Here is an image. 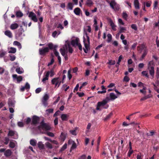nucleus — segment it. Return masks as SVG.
Wrapping results in <instances>:
<instances>
[{"mask_svg": "<svg viewBox=\"0 0 159 159\" xmlns=\"http://www.w3.org/2000/svg\"><path fill=\"white\" fill-rule=\"evenodd\" d=\"M110 96L111 100H114L117 98V97L113 93H111L110 94Z\"/></svg>", "mask_w": 159, "mask_h": 159, "instance_id": "nucleus-24", "label": "nucleus"}, {"mask_svg": "<svg viewBox=\"0 0 159 159\" xmlns=\"http://www.w3.org/2000/svg\"><path fill=\"white\" fill-rule=\"evenodd\" d=\"M59 77L55 78L51 80V83L52 84H55V87H56L58 85V80H59Z\"/></svg>", "mask_w": 159, "mask_h": 159, "instance_id": "nucleus-12", "label": "nucleus"}, {"mask_svg": "<svg viewBox=\"0 0 159 159\" xmlns=\"http://www.w3.org/2000/svg\"><path fill=\"white\" fill-rule=\"evenodd\" d=\"M107 42L108 43H110L112 39V37L111 35L110 34H108L107 35Z\"/></svg>", "mask_w": 159, "mask_h": 159, "instance_id": "nucleus-32", "label": "nucleus"}, {"mask_svg": "<svg viewBox=\"0 0 159 159\" xmlns=\"http://www.w3.org/2000/svg\"><path fill=\"white\" fill-rule=\"evenodd\" d=\"M9 146V147L11 148H14L15 146V144L13 142L10 141V142Z\"/></svg>", "mask_w": 159, "mask_h": 159, "instance_id": "nucleus-45", "label": "nucleus"}, {"mask_svg": "<svg viewBox=\"0 0 159 159\" xmlns=\"http://www.w3.org/2000/svg\"><path fill=\"white\" fill-rule=\"evenodd\" d=\"M18 25L17 23H14L11 24L10 26L11 29L13 30L17 29L18 27Z\"/></svg>", "mask_w": 159, "mask_h": 159, "instance_id": "nucleus-21", "label": "nucleus"}, {"mask_svg": "<svg viewBox=\"0 0 159 159\" xmlns=\"http://www.w3.org/2000/svg\"><path fill=\"white\" fill-rule=\"evenodd\" d=\"M85 39L84 37V46L85 48L87 49V50H88L89 48V44L88 43H85Z\"/></svg>", "mask_w": 159, "mask_h": 159, "instance_id": "nucleus-41", "label": "nucleus"}, {"mask_svg": "<svg viewBox=\"0 0 159 159\" xmlns=\"http://www.w3.org/2000/svg\"><path fill=\"white\" fill-rule=\"evenodd\" d=\"M14 79H16L18 83H19L22 80V77L21 76H17L16 74H14L12 75Z\"/></svg>", "mask_w": 159, "mask_h": 159, "instance_id": "nucleus-11", "label": "nucleus"}, {"mask_svg": "<svg viewBox=\"0 0 159 159\" xmlns=\"http://www.w3.org/2000/svg\"><path fill=\"white\" fill-rule=\"evenodd\" d=\"M154 134L155 132H154L150 131L148 133H147L146 134L148 136H152Z\"/></svg>", "mask_w": 159, "mask_h": 159, "instance_id": "nucleus-51", "label": "nucleus"}, {"mask_svg": "<svg viewBox=\"0 0 159 159\" xmlns=\"http://www.w3.org/2000/svg\"><path fill=\"white\" fill-rule=\"evenodd\" d=\"M77 146L76 143L74 141L73 142L72 146L70 149V152H71L72 150L76 148Z\"/></svg>", "mask_w": 159, "mask_h": 159, "instance_id": "nucleus-38", "label": "nucleus"}, {"mask_svg": "<svg viewBox=\"0 0 159 159\" xmlns=\"http://www.w3.org/2000/svg\"><path fill=\"white\" fill-rule=\"evenodd\" d=\"M69 116L66 114H62L61 116V118L63 121H67L69 119Z\"/></svg>", "mask_w": 159, "mask_h": 159, "instance_id": "nucleus-14", "label": "nucleus"}, {"mask_svg": "<svg viewBox=\"0 0 159 159\" xmlns=\"http://www.w3.org/2000/svg\"><path fill=\"white\" fill-rule=\"evenodd\" d=\"M53 109L52 108H49L46 110V111L48 114L53 113Z\"/></svg>", "mask_w": 159, "mask_h": 159, "instance_id": "nucleus-49", "label": "nucleus"}, {"mask_svg": "<svg viewBox=\"0 0 159 159\" xmlns=\"http://www.w3.org/2000/svg\"><path fill=\"white\" fill-rule=\"evenodd\" d=\"M40 118L39 117L34 115L32 116V120L31 123V125H36L39 123Z\"/></svg>", "mask_w": 159, "mask_h": 159, "instance_id": "nucleus-7", "label": "nucleus"}, {"mask_svg": "<svg viewBox=\"0 0 159 159\" xmlns=\"http://www.w3.org/2000/svg\"><path fill=\"white\" fill-rule=\"evenodd\" d=\"M139 4V3L138 0H134V5L136 9H139L140 8Z\"/></svg>", "mask_w": 159, "mask_h": 159, "instance_id": "nucleus-15", "label": "nucleus"}, {"mask_svg": "<svg viewBox=\"0 0 159 159\" xmlns=\"http://www.w3.org/2000/svg\"><path fill=\"white\" fill-rule=\"evenodd\" d=\"M47 72H49V75L51 77H52L54 75V70L53 69H51L50 71H48Z\"/></svg>", "mask_w": 159, "mask_h": 159, "instance_id": "nucleus-37", "label": "nucleus"}, {"mask_svg": "<svg viewBox=\"0 0 159 159\" xmlns=\"http://www.w3.org/2000/svg\"><path fill=\"white\" fill-rule=\"evenodd\" d=\"M79 84H77L76 86V87H75L74 90V92H75V91H77L78 89V88H79Z\"/></svg>", "mask_w": 159, "mask_h": 159, "instance_id": "nucleus-60", "label": "nucleus"}, {"mask_svg": "<svg viewBox=\"0 0 159 159\" xmlns=\"http://www.w3.org/2000/svg\"><path fill=\"white\" fill-rule=\"evenodd\" d=\"M66 134L63 132H62L60 135V138L61 140L62 141H64L66 138Z\"/></svg>", "mask_w": 159, "mask_h": 159, "instance_id": "nucleus-27", "label": "nucleus"}, {"mask_svg": "<svg viewBox=\"0 0 159 159\" xmlns=\"http://www.w3.org/2000/svg\"><path fill=\"white\" fill-rule=\"evenodd\" d=\"M10 60L11 61H13L15 60L16 57L14 55H12L10 56Z\"/></svg>", "mask_w": 159, "mask_h": 159, "instance_id": "nucleus-56", "label": "nucleus"}, {"mask_svg": "<svg viewBox=\"0 0 159 159\" xmlns=\"http://www.w3.org/2000/svg\"><path fill=\"white\" fill-rule=\"evenodd\" d=\"M16 52V49L15 48L11 47L10 48V50L9 52V53H14Z\"/></svg>", "mask_w": 159, "mask_h": 159, "instance_id": "nucleus-42", "label": "nucleus"}, {"mask_svg": "<svg viewBox=\"0 0 159 159\" xmlns=\"http://www.w3.org/2000/svg\"><path fill=\"white\" fill-rule=\"evenodd\" d=\"M38 127L39 129L41 128L46 130H49L51 129L50 126L48 124L44 122L43 120L41 122L40 125Z\"/></svg>", "mask_w": 159, "mask_h": 159, "instance_id": "nucleus-1", "label": "nucleus"}, {"mask_svg": "<svg viewBox=\"0 0 159 159\" xmlns=\"http://www.w3.org/2000/svg\"><path fill=\"white\" fill-rule=\"evenodd\" d=\"M81 11L79 7H76L74 10V13L77 15H79Z\"/></svg>", "mask_w": 159, "mask_h": 159, "instance_id": "nucleus-19", "label": "nucleus"}, {"mask_svg": "<svg viewBox=\"0 0 159 159\" xmlns=\"http://www.w3.org/2000/svg\"><path fill=\"white\" fill-rule=\"evenodd\" d=\"M38 147L40 150L44 149V145L41 142H39L38 143Z\"/></svg>", "mask_w": 159, "mask_h": 159, "instance_id": "nucleus-18", "label": "nucleus"}, {"mask_svg": "<svg viewBox=\"0 0 159 159\" xmlns=\"http://www.w3.org/2000/svg\"><path fill=\"white\" fill-rule=\"evenodd\" d=\"M57 45H55L54 46V49H53V52H54V53L56 56L58 57L59 55V52L57 51L56 49V48L57 47Z\"/></svg>", "mask_w": 159, "mask_h": 159, "instance_id": "nucleus-26", "label": "nucleus"}, {"mask_svg": "<svg viewBox=\"0 0 159 159\" xmlns=\"http://www.w3.org/2000/svg\"><path fill=\"white\" fill-rule=\"evenodd\" d=\"M129 80V78L128 76H125L124 77L123 79V81H125L126 82H128Z\"/></svg>", "mask_w": 159, "mask_h": 159, "instance_id": "nucleus-52", "label": "nucleus"}, {"mask_svg": "<svg viewBox=\"0 0 159 159\" xmlns=\"http://www.w3.org/2000/svg\"><path fill=\"white\" fill-rule=\"evenodd\" d=\"M137 50L140 52V53H141L142 51H144L145 49H147L146 47L144 44H142L139 45L137 46Z\"/></svg>", "mask_w": 159, "mask_h": 159, "instance_id": "nucleus-9", "label": "nucleus"}, {"mask_svg": "<svg viewBox=\"0 0 159 159\" xmlns=\"http://www.w3.org/2000/svg\"><path fill=\"white\" fill-rule=\"evenodd\" d=\"M7 53L6 52L3 51H0V57L2 58Z\"/></svg>", "mask_w": 159, "mask_h": 159, "instance_id": "nucleus-43", "label": "nucleus"}, {"mask_svg": "<svg viewBox=\"0 0 159 159\" xmlns=\"http://www.w3.org/2000/svg\"><path fill=\"white\" fill-rule=\"evenodd\" d=\"M45 145H46V148L48 149H51L53 148V146H52V144L48 142H46L45 143Z\"/></svg>", "mask_w": 159, "mask_h": 159, "instance_id": "nucleus-22", "label": "nucleus"}, {"mask_svg": "<svg viewBox=\"0 0 159 159\" xmlns=\"http://www.w3.org/2000/svg\"><path fill=\"white\" fill-rule=\"evenodd\" d=\"M54 123L55 125H57L58 124V118L57 117H56L55 118L54 121Z\"/></svg>", "mask_w": 159, "mask_h": 159, "instance_id": "nucleus-63", "label": "nucleus"}, {"mask_svg": "<svg viewBox=\"0 0 159 159\" xmlns=\"http://www.w3.org/2000/svg\"><path fill=\"white\" fill-rule=\"evenodd\" d=\"M131 28L134 30H137V27L136 25L133 24L131 25Z\"/></svg>", "mask_w": 159, "mask_h": 159, "instance_id": "nucleus-53", "label": "nucleus"}, {"mask_svg": "<svg viewBox=\"0 0 159 159\" xmlns=\"http://www.w3.org/2000/svg\"><path fill=\"white\" fill-rule=\"evenodd\" d=\"M15 132L12 130H10L9 131L8 135V136L12 137L15 134Z\"/></svg>", "mask_w": 159, "mask_h": 159, "instance_id": "nucleus-31", "label": "nucleus"}, {"mask_svg": "<svg viewBox=\"0 0 159 159\" xmlns=\"http://www.w3.org/2000/svg\"><path fill=\"white\" fill-rule=\"evenodd\" d=\"M151 63V61L149 62L148 68L149 70V73L150 75L152 76L153 78L154 77V67L152 66H151L150 67L149 65H150Z\"/></svg>", "mask_w": 159, "mask_h": 159, "instance_id": "nucleus-8", "label": "nucleus"}, {"mask_svg": "<svg viewBox=\"0 0 159 159\" xmlns=\"http://www.w3.org/2000/svg\"><path fill=\"white\" fill-rule=\"evenodd\" d=\"M16 71L18 74H21L23 73V71L21 70V69L20 67H17L16 70Z\"/></svg>", "mask_w": 159, "mask_h": 159, "instance_id": "nucleus-44", "label": "nucleus"}, {"mask_svg": "<svg viewBox=\"0 0 159 159\" xmlns=\"http://www.w3.org/2000/svg\"><path fill=\"white\" fill-rule=\"evenodd\" d=\"M16 16L17 17H20L23 16V14L20 11H18L16 12Z\"/></svg>", "mask_w": 159, "mask_h": 159, "instance_id": "nucleus-33", "label": "nucleus"}, {"mask_svg": "<svg viewBox=\"0 0 159 159\" xmlns=\"http://www.w3.org/2000/svg\"><path fill=\"white\" fill-rule=\"evenodd\" d=\"M47 134L48 135L51 137H53L54 136V135L53 133L49 132L47 133Z\"/></svg>", "mask_w": 159, "mask_h": 159, "instance_id": "nucleus-57", "label": "nucleus"}, {"mask_svg": "<svg viewBox=\"0 0 159 159\" xmlns=\"http://www.w3.org/2000/svg\"><path fill=\"white\" fill-rule=\"evenodd\" d=\"M49 51V49L48 47L42 48H39V54L42 56L45 55Z\"/></svg>", "mask_w": 159, "mask_h": 159, "instance_id": "nucleus-5", "label": "nucleus"}, {"mask_svg": "<svg viewBox=\"0 0 159 159\" xmlns=\"http://www.w3.org/2000/svg\"><path fill=\"white\" fill-rule=\"evenodd\" d=\"M49 98V96L47 94H46L44 95L42 99V102L43 105L45 107H47L48 104V100Z\"/></svg>", "mask_w": 159, "mask_h": 159, "instance_id": "nucleus-3", "label": "nucleus"}, {"mask_svg": "<svg viewBox=\"0 0 159 159\" xmlns=\"http://www.w3.org/2000/svg\"><path fill=\"white\" fill-rule=\"evenodd\" d=\"M42 89L40 88H37L35 90V93H39L41 91Z\"/></svg>", "mask_w": 159, "mask_h": 159, "instance_id": "nucleus-61", "label": "nucleus"}, {"mask_svg": "<svg viewBox=\"0 0 159 159\" xmlns=\"http://www.w3.org/2000/svg\"><path fill=\"white\" fill-rule=\"evenodd\" d=\"M51 57H52V58L51 59L50 62H49L48 64V66H49L52 65V64H53V63L54 62V59L53 58L54 56L52 54L51 55Z\"/></svg>", "mask_w": 159, "mask_h": 159, "instance_id": "nucleus-40", "label": "nucleus"}, {"mask_svg": "<svg viewBox=\"0 0 159 159\" xmlns=\"http://www.w3.org/2000/svg\"><path fill=\"white\" fill-rule=\"evenodd\" d=\"M123 18L125 20H127L128 17V15L125 12H123L122 14Z\"/></svg>", "mask_w": 159, "mask_h": 159, "instance_id": "nucleus-48", "label": "nucleus"}, {"mask_svg": "<svg viewBox=\"0 0 159 159\" xmlns=\"http://www.w3.org/2000/svg\"><path fill=\"white\" fill-rule=\"evenodd\" d=\"M49 75V72L47 71L45 75L44 76V77L42 79V81L44 83L46 80H48Z\"/></svg>", "mask_w": 159, "mask_h": 159, "instance_id": "nucleus-20", "label": "nucleus"}, {"mask_svg": "<svg viewBox=\"0 0 159 159\" xmlns=\"http://www.w3.org/2000/svg\"><path fill=\"white\" fill-rule=\"evenodd\" d=\"M68 76L69 80H70L72 78V75L70 74V70H69L68 71Z\"/></svg>", "mask_w": 159, "mask_h": 159, "instance_id": "nucleus-62", "label": "nucleus"}, {"mask_svg": "<svg viewBox=\"0 0 159 159\" xmlns=\"http://www.w3.org/2000/svg\"><path fill=\"white\" fill-rule=\"evenodd\" d=\"M13 44L15 45H16L18 46L19 49H21V45L20 42L17 41H15L13 42Z\"/></svg>", "mask_w": 159, "mask_h": 159, "instance_id": "nucleus-30", "label": "nucleus"}, {"mask_svg": "<svg viewBox=\"0 0 159 159\" xmlns=\"http://www.w3.org/2000/svg\"><path fill=\"white\" fill-rule=\"evenodd\" d=\"M86 156L85 155H82L78 159H86Z\"/></svg>", "mask_w": 159, "mask_h": 159, "instance_id": "nucleus-64", "label": "nucleus"}, {"mask_svg": "<svg viewBox=\"0 0 159 159\" xmlns=\"http://www.w3.org/2000/svg\"><path fill=\"white\" fill-rule=\"evenodd\" d=\"M110 7L115 11H119L120 9V6L115 1L112 0L110 3Z\"/></svg>", "mask_w": 159, "mask_h": 159, "instance_id": "nucleus-2", "label": "nucleus"}, {"mask_svg": "<svg viewBox=\"0 0 159 159\" xmlns=\"http://www.w3.org/2000/svg\"><path fill=\"white\" fill-rule=\"evenodd\" d=\"M142 74L143 75V76H145L146 77H147L148 78H149V75H148V73L147 71H143L142 72Z\"/></svg>", "mask_w": 159, "mask_h": 159, "instance_id": "nucleus-46", "label": "nucleus"}, {"mask_svg": "<svg viewBox=\"0 0 159 159\" xmlns=\"http://www.w3.org/2000/svg\"><path fill=\"white\" fill-rule=\"evenodd\" d=\"M112 114L111 113H109L106 116V117L104 119L105 120H107L109 119L112 116Z\"/></svg>", "mask_w": 159, "mask_h": 159, "instance_id": "nucleus-50", "label": "nucleus"}, {"mask_svg": "<svg viewBox=\"0 0 159 159\" xmlns=\"http://www.w3.org/2000/svg\"><path fill=\"white\" fill-rule=\"evenodd\" d=\"M67 144L65 143L62 146V148H61V151H63L66 149L67 148Z\"/></svg>", "mask_w": 159, "mask_h": 159, "instance_id": "nucleus-54", "label": "nucleus"}, {"mask_svg": "<svg viewBox=\"0 0 159 159\" xmlns=\"http://www.w3.org/2000/svg\"><path fill=\"white\" fill-rule=\"evenodd\" d=\"M80 41L79 39L76 38L75 39L72 40L71 42V44L73 47H75L76 45H77V44L79 43Z\"/></svg>", "mask_w": 159, "mask_h": 159, "instance_id": "nucleus-10", "label": "nucleus"}, {"mask_svg": "<svg viewBox=\"0 0 159 159\" xmlns=\"http://www.w3.org/2000/svg\"><path fill=\"white\" fill-rule=\"evenodd\" d=\"M18 125L20 127H23L24 126V124L22 122H19L17 123Z\"/></svg>", "mask_w": 159, "mask_h": 159, "instance_id": "nucleus-58", "label": "nucleus"}, {"mask_svg": "<svg viewBox=\"0 0 159 159\" xmlns=\"http://www.w3.org/2000/svg\"><path fill=\"white\" fill-rule=\"evenodd\" d=\"M93 4V3L91 0H87L86 4L88 7H90Z\"/></svg>", "mask_w": 159, "mask_h": 159, "instance_id": "nucleus-23", "label": "nucleus"}, {"mask_svg": "<svg viewBox=\"0 0 159 159\" xmlns=\"http://www.w3.org/2000/svg\"><path fill=\"white\" fill-rule=\"evenodd\" d=\"M108 102V101L106 99L103 100L102 101L98 102V106H104L103 108L104 109H107L109 107V105L107 104Z\"/></svg>", "mask_w": 159, "mask_h": 159, "instance_id": "nucleus-6", "label": "nucleus"}, {"mask_svg": "<svg viewBox=\"0 0 159 159\" xmlns=\"http://www.w3.org/2000/svg\"><path fill=\"white\" fill-rule=\"evenodd\" d=\"M73 8V5L71 2H69L67 6V8L72 10Z\"/></svg>", "mask_w": 159, "mask_h": 159, "instance_id": "nucleus-35", "label": "nucleus"}, {"mask_svg": "<svg viewBox=\"0 0 159 159\" xmlns=\"http://www.w3.org/2000/svg\"><path fill=\"white\" fill-rule=\"evenodd\" d=\"M28 17L34 22H37L38 21V19L36 15L33 12L30 11L29 12Z\"/></svg>", "mask_w": 159, "mask_h": 159, "instance_id": "nucleus-4", "label": "nucleus"}, {"mask_svg": "<svg viewBox=\"0 0 159 159\" xmlns=\"http://www.w3.org/2000/svg\"><path fill=\"white\" fill-rule=\"evenodd\" d=\"M110 25L111 26L112 29L114 30V31H116V26L115 25L114 23L112 21H111L110 22Z\"/></svg>", "mask_w": 159, "mask_h": 159, "instance_id": "nucleus-28", "label": "nucleus"}, {"mask_svg": "<svg viewBox=\"0 0 159 159\" xmlns=\"http://www.w3.org/2000/svg\"><path fill=\"white\" fill-rule=\"evenodd\" d=\"M8 104L9 107H14L15 104L14 102L11 100H9L8 102Z\"/></svg>", "mask_w": 159, "mask_h": 159, "instance_id": "nucleus-25", "label": "nucleus"}, {"mask_svg": "<svg viewBox=\"0 0 159 159\" xmlns=\"http://www.w3.org/2000/svg\"><path fill=\"white\" fill-rule=\"evenodd\" d=\"M7 36L10 38H11L12 37V34L11 32L9 30H7L4 33Z\"/></svg>", "mask_w": 159, "mask_h": 159, "instance_id": "nucleus-16", "label": "nucleus"}, {"mask_svg": "<svg viewBox=\"0 0 159 159\" xmlns=\"http://www.w3.org/2000/svg\"><path fill=\"white\" fill-rule=\"evenodd\" d=\"M60 51L62 55L64 56L66 54V50L65 49L61 48L60 49Z\"/></svg>", "mask_w": 159, "mask_h": 159, "instance_id": "nucleus-36", "label": "nucleus"}, {"mask_svg": "<svg viewBox=\"0 0 159 159\" xmlns=\"http://www.w3.org/2000/svg\"><path fill=\"white\" fill-rule=\"evenodd\" d=\"M68 51L69 53H72L73 52V48L70 46L69 44H68Z\"/></svg>", "mask_w": 159, "mask_h": 159, "instance_id": "nucleus-55", "label": "nucleus"}, {"mask_svg": "<svg viewBox=\"0 0 159 159\" xmlns=\"http://www.w3.org/2000/svg\"><path fill=\"white\" fill-rule=\"evenodd\" d=\"M148 52V50L147 49H145L144 51H143V53L140 58V60L142 61L143 59L146 56Z\"/></svg>", "mask_w": 159, "mask_h": 159, "instance_id": "nucleus-17", "label": "nucleus"}, {"mask_svg": "<svg viewBox=\"0 0 159 159\" xmlns=\"http://www.w3.org/2000/svg\"><path fill=\"white\" fill-rule=\"evenodd\" d=\"M47 46L48 47L49 49H50L51 50L53 49H54V46L53 45V44L52 43H48Z\"/></svg>", "mask_w": 159, "mask_h": 159, "instance_id": "nucleus-39", "label": "nucleus"}, {"mask_svg": "<svg viewBox=\"0 0 159 159\" xmlns=\"http://www.w3.org/2000/svg\"><path fill=\"white\" fill-rule=\"evenodd\" d=\"M37 141L36 140L34 139H31L30 141V144L33 146L36 145Z\"/></svg>", "mask_w": 159, "mask_h": 159, "instance_id": "nucleus-29", "label": "nucleus"}, {"mask_svg": "<svg viewBox=\"0 0 159 159\" xmlns=\"http://www.w3.org/2000/svg\"><path fill=\"white\" fill-rule=\"evenodd\" d=\"M77 94H78L79 97H81L84 96V94L83 93L77 92Z\"/></svg>", "mask_w": 159, "mask_h": 159, "instance_id": "nucleus-59", "label": "nucleus"}, {"mask_svg": "<svg viewBox=\"0 0 159 159\" xmlns=\"http://www.w3.org/2000/svg\"><path fill=\"white\" fill-rule=\"evenodd\" d=\"M107 63L108 64L111 65H112L115 64L116 61L115 60H109V61Z\"/></svg>", "mask_w": 159, "mask_h": 159, "instance_id": "nucleus-47", "label": "nucleus"}, {"mask_svg": "<svg viewBox=\"0 0 159 159\" xmlns=\"http://www.w3.org/2000/svg\"><path fill=\"white\" fill-rule=\"evenodd\" d=\"M126 30V29L125 27H120V30L119 31V33H123L125 32Z\"/></svg>", "mask_w": 159, "mask_h": 159, "instance_id": "nucleus-34", "label": "nucleus"}, {"mask_svg": "<svg viewBox=\"0 0 159 159\" xmlns=\"http://www.w3.org/2000/svg\"><path fill=\"white\" fill-rule=\"evenodd\" d=\"M12 154L11 151L10 149H7L5 151L4 153V155L6 157H10Z\"/></svg>", "mask_w": 159, "mask_h": 159, "instance_id": "nucleus-13", "label": "nucleus"}]
</instances>
